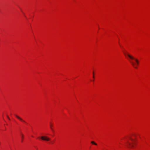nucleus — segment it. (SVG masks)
Wrapping results in <instances>:
<instances>
[{"instance_id": "1", "label": "nucleus", "mask_w": 150, "mask_h": 150, "mask_svg": "<svg viewBox=\"0 0 150 150\" xmlns=\"http://www.w3.org/2000/svg\"><path fill=\"white\" fill-rule=\"evenodd\" d=\"M122 52L126 58L130 61L132 65L140 64L139 61L138 59L129 54L125 50H123Z\"/></svg>"}, {"instance_id": "2", "label": "nucleus", "mask_w": 150, "mask_h": 150, "mask_svg": "<svg viewBox=\"0 0 150 150\" xmlns=\"http://www.w3.org/2000/svg\"><path fill=\"white\" fill-rule=\"evenodd\" d=\"M128 138L132 141V142L127 141L126 142V146L129 148L132 149L134 147L133 144L135 143V140L132 139L130 136H129Z\"/></svg>"}, {"instance_id": "3", "label": "nucleus", "mask_w": 150, "mask_h": 150, "mask_svg": "<svg viewBox=\"0 0 150 150\" xmlns=\"http://www.w3.org/2000/svg\"><path fill=\"white\" fill-rule=\"evenodd\" d=\"M41 138L43 140H45L47 141L50 140V139L47 136H43L41 137Z\"/></svg>"}, {"instance_id": "4", "label": "nucleus", "mask_w": 150, "mask_h": 150, "mask_svg": "<svg viewBox=\"0 0 150 150\" xmlns=\"http://www.w3.org/2000/svg\"><path fill=\"white\" fill-rule=\"evenodd\" d=\"M15 116H16V117L18 119H19V120H20V121L24 122V123H26V122L24 121V120H23L22 118H21V117H19L17 115H16V114H15Z\"/></svg>"}, {"instance_id": "5", "label": "nucleus", "mask_w": 150, "mask_h": 150, "mask_svg": "<svg viewBox=\"0 0 150 150\" xmlns=\"http://www.w3.org/2000/svg\"><path fill=\"white\" fill-rule=\"evenodd\" d=\"M91 143L93 144H94L96 145H97V144L96 143H95L94 141H92L91 142Z\"/></svg>"}, {"instance_id": "6", "label": "nucleus", "mask_w": 150, "mask_h": 150, "mask_svg": "<svg viewBox=\"0 0 150 150\" xmlns=\"http://www.w3.org/2000/svg\"><path fill=\"white\" fill-rule=\"evenodd\" d=\"M21 137H22V140L21 142H23L22 140L23 139L24 136H23V135L22 133L21 134Z\"/></svg>"}, {"instance_id": "7", "label": "nucleus", "mask_w": 150, "mask_h": 150, "mask_svg": "<svg viewBox=\"0 0 150 150\" xmlns=\"http://www.w3.org/2000/svg\"><path fill=\"white\" fill-rule=\"evenodd\" d=\"M7 118H8V119L9 120H10V118L7 115Z\"/></svg>"}, {"instance_id": "8", "label": "nucleus", "mask_w": 150, "mask_h": 150, "mask_svg": "<svg viewBox=\"0 0 150 150\" xmlns=\"http://www.w3.org/2000/svg\"><path fill=\"white\" fill-rule=\"evenodd\" d=\"M93 78H94V73H93Z\"/></svg>"}, {"instance_id": "9", "label": "nucleus", "mask_w": 150, "mask_h": 150, "mask_svg": "<svg viewBox=\"0 0 150 150\" xmlns=\"http://www.w3.org/2000/svg\"><path fill=\"white\" fill-rule=\"evenodd\" d=\"M51 129L53 131V129H52V127H51Z\"/></svg>"}, {"instance_id": "10", "label": "nucleus", "mask_w": 150, "mask_h": 150, "mask_svg": "<svg viewBox=\"0 0 150 150\" xmlns=\"http://www.w3.org/2000/svg\"><path fill=\"white\" fill-rule=\"evenodd\" d=\"M50 128L52 127V125H50Z\"/></svg>"}, {"instance_id": "11", "label": "nucleus", "mask_w": 150, "mask_h": 150, "mask_svg": "<svg viewBox=\"0 0 150 150\" xmlns=\"http://www.w3.org/2000/svg\"><path fill=\"white\" fill-rule=\"evenodd\" d=\"M121 46V47H122V48H123V47H121V46Z\"/></svg>"}, {"instance_id": "12", "label": "nucleus", "mask_w": 150, "mask_h": 150, "mask_svg": "<svg viewBox=\"0 0 150 150\" xmlns=\"http://www.w3.org/2000/svg\"><path fill=\"white\" fill-rule=\"evenodd\" d=\"M93 81H94V80H92Z\"/></svg>"}, {"instance_id": "13", "label": "nucleus", "mask_w": 150, "mask_h": 150, "mask_svg": "<svg viewBox=\"0 0 150 150\" xmlns=\"http://www.w3.org/2000/svg\"><path fill=\"white\" fill-rule=\"evenodd\" d=\"M93 81H94V80H92Z\"/></svg>"}]
</instances>
